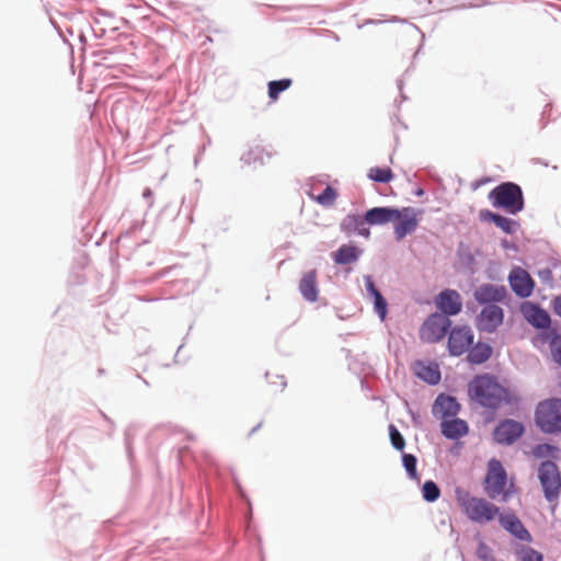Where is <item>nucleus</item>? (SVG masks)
Masks as SVG:
<instances>
[{"instance_id": "18", "label": "nucleus", "mask_w": 561, "mask_h": 561, "mask_svg": "<svg viewBox=\"0 0 561 561\" xmlns=\"http://www.w3.org/2000/svg\"><path fill=\"white\" fill-rule=\"evenodd\" d=\"M500 525L516 539L530 542L533 537L522 520L514 513H499Z\"/></svg>"}, {"instance_id": "44", "label": "nucleus", "mask_w": 561, "mask_h": 561, "mask_svg": "<svg viewBox=\"0 0 561 561\" xmlns=\"http://www.w3.org/2000/svg\"><path fill=\"white\" fill-rule=\"evenodd\" d=\"M152 195H153V192L150 190V188H145L144 193H142V197L147 201H149V206L152 205Z\"/></svg>"}, {"instance_id": "9", "label": "nucleus", "mask_w": 561, "mask_h": 561, "mask_svg": "<svg viewBox=\"0 0 561 561\" xmlns=\"http://www.w3.org/2000/svg\"><path fill=\"white\" fill-rule=\"evenodd\" d=\"M473 298L482 307L497 306V304L510 306L512 301V296L504 285L492 283H484L476 288Z\"/></svg>"}, {"instance_id": "38", "label": "nucleus", "mask_w": 561, "mask_h": 561, "mask_svg": "<svg viewBox=\"0 0 561 561\" xmlns=\"http://www.w3.org/2000/svg\"><path fill=\"white\" fill-rule=\"evenodd\" d=\"M477 556L482 561H494V558L492 556H490V548L484 541H481L478 545Z\"/></svg>"}, {"instance_id": "53", "label": "nucleus", "mask_w": 561, "mask_h": 561, "mask_svg": "<svg viewBox=\"0 0 561 561\" xmlns=\"http://www.w3.org/2000/svg\"><path fill=\"white\" fill-rule=\"evenodd\" d=\"M103 417L108 421L110 423H112V421L107 417V415L103 414Z\"/></svg>"}, {"instance_id": "31", "label": "nucleus", "mask_w": 561, "mask_h": 561, "mask_svg": "<svg viewBox=\"0 0 561 561\" xmlns=\"http://www.w3.org/2000/svg\"><path fill=\"white\" fill-rule=\"evenodd\" d=\"M402 466L411 480H419L417 458L413 454L402 451Z\"/></svg>"}, {"instance_id": "5", "label": "nucleus", "mask_w": 561, "mask_h": 561, "mask_svg": "<svg viewBox=\"0 0 561 561\" xmlns=\"http://www.w3.org/2000/svg\"><path fill=\"white\" fill-rule=\"evenodd\" d=\"M461 508L467 517L478 524H484L499 516L500 508L483 497L467 496L460 500Z\"/></svg>"}, {"instance_id": "32", "label": "nucleus", "mask_w": 561, "mask_h": 561, "mask_svg": "<svg viewBox=\"0 0 561 561\" xmlns=\"http://www.w3.org/2000/svg\"><path fill=\"white\" fill-rule=\"evenodd\" d=\"M516 554L519 561H545L542 553L530 546H520Z\"/></svg>"}, {"instance_id": "25", "label": "nucleus", "mask_w": 561, "mask_h": 561, "mask_svg": "<svg viewBox=\"0 0 561 561\" xmlns=\"http://www.w3.org/2000/svg\"><path fill=\"white\" fill-rule=\"evenodd\" d=\"M271 157L272 153L265 150V148L261 146H254L243 152L240 160L247 165L261 167L267 163Z\"/></svg>"}, {"instance_id": "50", "label": "nucleus", "mask_w": 561, "mask_h": 561, "mask_svg": "<svg viewBox=\"0 0 561 561\" xmlns=\"http://www.w3.org/2000/svg\"><path fill=\"white\" fill-rule=\"evenodd\" d=\"M280 378H282L280 386H282V388L284 389V388L286 387V381H285V379H284V377H283V376H282Z\"/></svg>"}, {"instance_id": "7", "label": "nucleus", "mask_w": 561, "mask_h": 561, "mask_svg": "<svg viewBox=\"0 0 561 561\" xmlns=\"http://www.w3.org/2000/svg\"><path fill=\"white\" fill-rule=\"evenodd\" d=\"M543 496L548 502L558 500L561 492V472L551 460H543L538 468Z\"/></svg>"}, {"instance_id": "54", "label": "nucleus", "mask_w": 561, "mask_h": 561, "mask_svg": "<svg viewBox=\"0 0 561 561\" xmlns=\"http://www.w3.org/2000/svg\"><path fill=\"white\" fill-rule=\"evenodd\" d=\"M368 23H370V24H375V23H378V22H377V21H371V20H370V21H368Z\"/></svg>"}, {"instance_id": "24", "label": "nucleus", "mask_w": 561, "mask_h": 561, "mask_svg": "<svg viewBox=\"0 0 561 561\" xmlns=\"http://www.w3.org/2000/svg\"><path fill=\"white\" fill-rule=\"evenodd\" d=\"M467 362L471 365H482L486 363L493 354V347L482 341L473 342L472 346L467 352Z\"/></svg>"}, {"instance_id": "47", "label": "nucleus", "mask_w": 561, "mask_h": 561, "mask_svg": "<svg viewBox=\"0 0 561 561\" xmlns=\"http://www.w3.org/2000/svg\"><path fill=\"white\" fill-rule=\"evenodd\" d=\"M182 348H183V344L178 347V351H176V353L174 355V362L175 363H180L181 362L179 358H180V353H181Z\"/></svg>"}, {"instance_id": "37", "label": "nucleus", "mask_w": 561, "mask_h": 561, "mask_svg": "<svg viewBox=\"0 0 561 561\" xmlns=\"http://www.w3.org/2000/svg\"><path fill=\"white\" fill-rule=\"evenodd\" d=\"M364 284H365V289L367 291V295L370 297V299L373 297L381 294V291L377 288L371 275L364 276Z\"/></svg>"}, {"instance_id": "51", "label": "nucleus", "mask_w": 561, "mask_h": 561, "mask_svg": "<svg viewBox=\"0 0 561 561\" xmlns=\"http://www.w3.org/2000/svg\"><path fill=\"white\" fill-rule=\"evenodd\" d=\"M398 88L400 91H402V81L401 80L398 81Z\"/></svg>"}, {"instance_id": "17", "label": "nucleus", "mask_w": 561, "mask_h": 561, "mask_svg": "<svg viewBox=\"0 0 561 561\" xmlns=\"http://www.w3.org/2000/svg\"><path fill=\"white\" fill-rule=\"evenodd\" d=\"M479 219L482 222H491L495 225L506 234H514L520 228V224L518 220L503 216L500 213L490 210L488 208L481 209L479 211Z\"/></svg>"}, {"instance_id": "1", "label": "nucleus", "mask_w": 561, "mask_h": 561, "mask_svg": "<svg viewBox=\"0 0 561 561\" xmlns=\"http://www.w3.org/2000/svg\"><path fill=\"white\" fill-rule=\"evenodd\" d=\"M469 399L479 407L497 411L503 404L518 405L520 397L503 386L499 378L490 373L476 375L468 383Z\"/></svg>"}, {"instance_id": "34", "label": "nucleus", "mask_w": 561, "mask_h": 561, "mask_svg": "<svg viewBox=\"0 0 561 561\" xmlns=\"http://www.w3.org/2000/svg\"><path fill=\"white\" fill-rule=\"evenodd\" d=\"M559 451V448L556 445L549 443L537 444L533 448V455L537 459L554 457L556 453Z\"/></svg>"}, {"instance_id": "35", "label": "nucleus", "mask_w": 561, "mask_h": 561, "mask_svg": "<svg viewBox=\"0 0 561 561\" xmlns=\"http://www.w3.org/2000/svg\"><path fill=\"white\" fill-rule=\"evenodd\" d=\"M374 310L380 318V320H385L388 314V302L382 294H379L371 298Z\"/></svg>"}, {"instance_id": "45", "label": "nucleus", "mask_w": 561, "mask_h": 561, "mask_svg": "<svg viewBox=\"0 0 561 561\" xmlns=\"http://www.w3.org/2000/svg\"><path fill=\"white\" fill-rule=\"evenodd\" d=\"M205 149H206V145H203L202 147H199V149H198V153H197V156L195 157V161H194L195 165H197V163H198V161H199V158H201V156L204 153Z\"/></svg>"}, {"instance_id": "29", "label": "nucleus", "mask_w": 561, "mask_h": 561, "mask_svg": "<svg viewBox=\"0 0 561 561\" xmlns=\"http://www.w3.org/2000/svg\"><path fill=\"white\" fill-rule=\"evenodd\" d=\"M367 176L373 182L387 184L393 180L394 174L388 167H373L369 169Z\"/></svg>"}, {"instance_id": "12", "label": "nucleus", "mask_w": 561, "mask_h": 561, "mask_svg": "<svg viewBox=\"0 0 561 561\" xmlns=\"http://www.w3.org/2000/svg\"><path fill=\"white\" fill-rule=\"evenodd\" d=\"M507 280L512 291L520 299L529 298L536 287L534 278L520 266H514L511 270Z\"/></svg>"}, {"instance_id": "57", "label": "nucleus", "mask_w": 561, "mask_h": 561, "mask_svg": "<svg viewBox=\"0 0 561 561\" xmlns=\"http://www.w3.org/2000/svg\"><path fill=\"white\" fill-rule=\"evenodd\" d=\"M252 516V512H249L248 518L250 519Z\"/></svg>"}, {"instance_id": "2", "label": "nucleus", "mask_w": 561, "mask_h": 561, "mask_svg": "<svg viewBox=\"0 0 561 561\" xmlns=\"http://www.w3.org/2000/svg\"><path fill=\"white\" fill-rule=\"evenodd\" d=\"M491 205L515 216L525 208V197L519 184L505 181L494 186L488 194Z\"/></svg>"}, {"instance_id": "30", "label": "nucleus", "mask_w": 561, "mask_h": 561, "mask_svg": "<svg viewBox=\"0 0 561 561\" xmlns=\"http://www.w3.org/2000/svg\"><path fill=\"white\" fill-rule=\"evenodd\" d=\"M422 497L427 503L436 502L440 496V489L433 480H426L421 489Z\"/></svg>"}, {"instance_id": "10", "label": "nucleus", "mask_w": 561, "mask_h": 561, "mask_svg": "<svg viewBox=\"0 0 561 561\" xmlns=\"http://www.w3.org/2000/svg\"><path fill=\"white\" fill-rule=\"evenodd\" d=\"M526 432L520 421L513 419L501 420L493 428V440L502 446H511L516 443Z\"/></svg>"}, {"instance_id": "28", "label": "nucleus", "mask_w": 561, "mask_h": 561, "mask_svg": "<svg viewBox=\"0 0 561 561\" xmlns=\"http://www.w3.org/2000/svg\"><path fill=\"white\" fill-rule=\"evenodd\" d=\"M291 84L293 80L289 78L270 81L267 83V95L271 99V101H277L280 93L289 89Z\"/></svg>"}, {"instance_id": "43", "label": "nucleus", "mask_w": 561, "mask_h": 561, "mask_svg": "<svg viewBox=\"0 0 561 561\" xmlns=\"http://www.w3.org/2000/svg\"><path fill=\"white\" fill-rule=\"evenodd\" d=\"M408 412L412 419L413 424L419 425L421 423V415L419 414V412H415L412 409H409Z\"/></svg>"}, {"instance_id": "21", "label": "nucleus", "mask_w": 561, "mask_h": 561, "mask_svg": "<svg viewBox=\"0 0 561 561\" xmlns=\"http://www.w3.org/2000/svg\"><path fill=\"white\" fill-rule=\"evenodd\" d=\"M440 433L447 439L459 440L461 437L468 435L469 425L467 421L459 419L458 416H454L440 422Z\"/></svg>"}, {"instance_id": "52", "label": "nucleus", "mask_w": 561, "mask_h": 561, "mask_svg": "<svg viewBox=\"0 0 561 561\" xmlns=\"http://www.w3.org/2000/svg\"><path fill=\"white\" fill-rule=\"evenodd\" d=\"M210 144H211V138L209 136H207L206 145H210Z\"/></svg>"}, {"instance_id": "27", "label": "nucleus", "mask_w": 561, "mask_h": 561, "mask_svg": "<svg viewBox=\"0 0 561 561\" xmlns=\"http://www.w3.org/2000/svg\"><path fill=\"white\" fill-rule=\"evenodd\" d=\"M542 342L548 343L553 362L561 367V333L551 329Z\"/></svg>"}, {"instance_id": "23", "label": "nucleus", "mask_w": 561, "mask_h": 561, "mask_svg": "<svg viewBox=\"0 0 561 561\" xmlns=\"http://www.w3.org/2000/svg\"><path fill=\"white\" fill-rule=\"evenodd\" d=\"M363 249L353 243L342 244L336 251L332 253V259L337 265H348L357 262L362 254Z\"/></svg>"}, {"instance_id": "14", "label": "nucleus", "mask_w": 561, "mask_h": 561, "mask_svg": "<svg viewBox=\"0 0 561 561\" xmlns=\"http://www.w3.org/2000/svg\"><path fill=\"white\" fill-rule=\"evenodd\" d=\"M460 410L461 404L458 399L445 392L439 393L432 404V414L434 417L440 420V422L457 416Z\"/></svg>"}, {"instance_id": "4", "label": "nucleus", "mask_w": 561, "mask_h": 561, "mask_svg": "<svg viewBox=\"0 0 561 561\" xmlns=\"http://www.w3.org/2000/svg\"><path fill=\"white\" fill-rule=\"evenodd\" d=\"M535 424L545 434L561 433V399L549 398L535 408Z\"/></svg>"}, {"instance_id": "55", "label": "nucleus", "mask_w": 561, "mask_h": 561, "mask_svg": "<svg viewBox=\"0 0 561 561\" xmlns=\"http://www.w3.org/2000/svg\"><path fill=\"white\" fill-rule=\"evenodd\" d=\"M462 247H463V243L461 242V243L459 244V252L461 251V248H462Z\"/></svg>"}, {"instance_id": "46", "label": "nucleus", "mask_w": 561, "mask_h": 561, "mask_svg": "<svg viewBox=\"0 0 561 561\" xmlns=\"http://www.w3.org/2000/svg\"><path fill=\"white\" fill-rule=\"evenodd\" d=\"M413 194L417 197H422L425 195V190L423 187H416Z\"/></svg>"}, {"instance_id": "11", "label": "nucleus", "mask_w": 561, "mask_h": 561, "mask_svg": "<svg viewBox=\"0 0 561 561\" xmlns=\"http://www.w3.org/2000/svg\"><path fill=\"white\" fill-rule=\"evenodd\" d=\"M447 350L450 356L459 357L472 346L474 334L469 325H455L447 336Z\"/></svg>"}, {"instance_id": "26", "label": "nucleus", "mask_w": 561, "mask_h": 561, "mask_svg": "<svg viewBox=\"0 0 561 561\" xmlns=\"http://www.w3.org/2000/svg\"><path fill=\"white\" fill-rule=\"evenodd\" d=\"M417 377L430 386H436L440 382L442 373L437 364H422L417 371Z\"/></svg>"}, {"instance_id": "40", "label": "nucleus", "mask_w": 561, "mask_h": 561, "mask_svg": "<svg viewBox=\"0 0 561 561\" xmlns=\"http://www.w3.org/2000/svg\"><path fill=\"white\" fill-rule=\"evenodd\" d=\"M552 309L554 314L561 318V295H558L552 299Z\"/></svg>"}, {"instance_id": "22", "label": "nucleus", "mask_w": 561, "mask_h": 561, "mask_svg": "<svg viewBox=\"0 0 561 561\" xmlns=\"http://www.w3.org/2000/svg\"><path fill=\"white\" fill-rule=\"evenodd\" d=\"M299 291L308 302H316L318 300L319 288L316 270H310L302 275L299 282Z\"/></svg>"}, {"instance_id": "16", "label": "nucleus", "mask_w": 561, "mask_h": 561, "mask_svg": "<svg viewBox=\"0 0 561 561\" xmlns=\"http://www.w3.org/2000/svg\"><path fill=\"white\" fill-rule=\"evenodd\" d=\"M399 210H401V214L392 220L397 241H401L408 234L414 232L419 226L417 213L413 207H402Z\"/></svg>"}, {"instance_id": "36", "label": "nucleus", "mask_w": 561, "mask_h": 561, "mask_svg": "<svg viewBox=\"0 0 561 561\" xmlns=\"http://www.w3.org/2000/svg\"><path fill=\"white\" fill-rule=\"evenodd\" d=\"M337 197V192L332 186L328 185L325 186L321 193L318 195V203L323 206H330L332 205Z\"/></svg>"}, {"instance_id": "49", "label": "nucleus", "mask_w": 561, "mask_h": 561, "mask_svg": "<svg viewBox=\"0 0 561 561\" xmlns=\"http://www.w3.org/2000/svg\"><path fill=\"white\" fill-rule=\"evenodd\" d=\"M136 377H137L138 379H140V380L144 382V385H145V386L149 387V382H148L146 379L141 378V376H140V375H138V374H137V375H136Z\"/></svg>"}, {"instance_id": "15", "label": "nucleus", "mask_w": 561, "mask_h": 561, "mask_svg": "<svg viewBox=\"0 0 561 561\" xmlns=\"http://www.w3.org/2000/svg\"><path fill=\"white\" fill-rule=\"evenodd\" d=\"M435 306L438 313L450 318L461 312L462 299L456 289L446 288L435 297Z\"/></svg>"}, {"instance_id": "13", "label": "nucleus", "mask_w": 561, "mask_h": 561, "mask_svg": "<svg viewBox=\"0 0 561 561\" xmlns=\"http://www.w3.org/2000/svg\"><path fill=\"white\" fill-rule=\"evenodd\" d=\"M504 309L500 306H485L476 317V328L479 332L494 333L503 324Z\"/></svg>"}, {"instance_id": "33", "label": "nucleus", "mask_w": 561, "mask_h": 561, "mask_svg": "<svg viewBox=\"0 0 561 561\" xmlns=\"http://www.w3.org/2000/svg\"><path fill=\"white\" fill-rule=\"evenodd\" d=\"M389 432V439L391 446L398 450L403 451L405 448V438L401 434V432L398 430V427L394 424H389L388 426Z\"/></svg>"}, {"instance_id": "6", "label": "nucleus", "mask_w": 561, "mask_h": 561, "mask_svg": "<svg viewBox=\"0 0 561 561\" xmlns=\"http://www.w3.org/2000/svg\"><path fill=\"white\" fill-rule=\"evenodd\" d=\"M519 311L527 323L539 330L538 337L541 341L545 340V333L548 334L551 329H557L551 325V317L549 312L538 302L529 300L523 301L519 306Z\"/></svg>"}, {"instance_id": "3", "label": "nucleus", "mask_w": 561, "mask_h": 561, "mask_svg": "<svg viewBox=\"0 0 561 561\" xmlns=\"http://www.w3.org/2000/svg\"><path fill=\"white\" fill-rule=\"evenodd\" d=\"M507 472L502 462L496 458H491L486 465V473L483 485L490 499L495 500L502 496L503 502H507L515 492L513 484L507 488Z\"/></svg>"}, {"instance_id": "48", "label": "nucleus", "mask_w": 561, "mask_h": 561, "mask_svg": "<svg viewBox=\"0 0 561 561\" xmlns=\"http://www.w3.org/2000/svg\"><path fill=\"white\" fill-rule=\"evenodd\" d=\"M262 426V423H259L256 426H254L251 432H250V435L254 434L255 432H257Z\"/></svg>"}, {"instance_id": "8", "label": "nucleus", "mask_w": 561, "mask_h": 561, "mask_svg": "<svg viewBox=\"0 0 561 561\" xmlns=\"http://www.w3.org/2000/svg\"><path fill=\"white\" fill-rule=\"evenodd\" d=\"M453 328V321L449 317L438 312H433L423 322L421 328V339L430 344L440 342Z\"/></svg>"}, {"instance_id": "41", "label": "nucleus", "mask_w": 561, "mask_h": 561, "mask_svg": "<svg viewBox=\"0 0 561 561\" xmlns=\"http://www.w3.org/2000/svg\"><path fill=\"white\" fill-rule=\"evenodd\" d=\"M460 257L468 265H472L474 263V256L469 249H467V253L460 254Z\"/></svg>"}, {"instance_id": "20", "label": "nucleus", "mask_w": 561, "mask_h": 561, "mask_svg": "<svg viewBox=\"0 0 561 561\" xmlns=\"http://www.w3.org/2000/svg\"><path fill=\"white\" fill-rule=\"evenodd\" d=\"M401 214L398 207L394 206H376L365 211L366 221L369 226H383L397 219Z\"/></svg>"}, {"instance_id": "19", "label": "nucleus", "mask_w": 561, "mask_h": 561, "mask_svg": "<svg viewBox=\"0 0 561 561\" xmlns=\"http://www.w3.org/2000/svg\"><path fill=\"white\" fill-rule=\"evenodd\" d=\"M366 215L348 214L340 222V230L346 236L357 234L364 238L370 237V230L367 227Z\"/></svg>"}, {"instance_id": "42", "label": "nucleus", "mask_w": 561, "mask_h": 561, "mask_svg": "<svg viewBox=\"0 0 561 561\" xmlns=\"http://www.w3.org/2000/svg\"><path fill=\"white\" fill-rule=\"evenodd\" d=\"M501 247L505 250L517 251L516 244L512 241H508L507 239H503L501 241Z\"/></svg>"}, {"instance_id": "56", "label": "nucleus", "mask_w": 561, "mask_h": 561, "mask_svg": "<svg viewBox=\"0 0 561 561\" xmlns=\"http://www.w3.org/2000/svg\"><path fill=\"white\" fill-rule=\"evenodd\" d=\"M537 163H542L540 159L535 160Z\"/></svg>"}, {"instance_id": "39", "label": "nucleus", "mask_w": 561, "mask_h": 561, "mask_svg": "<svg viewBox=\"0 0 561 561\" xmlns=\"http://www.w3.org/2000/svg\"><path fill=\"white\" fill-rule=\"evenodd\" d=\"M537 276L545 284H548V285L553 284V274H552L551 268H549V267L538 270Z\"/></svg>"}]
</instances>
